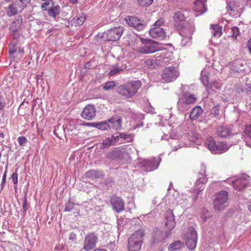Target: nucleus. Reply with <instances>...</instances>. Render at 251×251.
<instances>
[{
	"instance_id": "obj_36",
	"label": "nucleus",
	"mask_w": 251,
	"mask_h": 251,
	"mask_svg": "<svg viewBox=\"0 0 251 251\" xmlns=\"http://www.w3.org/2000/svg\"><path fill=\"white\" fill-rule=\"evenodd\" d=\"M217 143L212 137H209L207 138L206 141V144L209 150L211 151H213L214 148L216 145Z\"/></svg>"
},
{
	"instance_id": "obj_6",
	"label": "nucleus",
	"mask_w": 251,
	"mask_h": 251,
	"mask_svg": "<svg viewBox=\"0 0 251 251\" xmlns=\"http://www.w3.org/2000/svg\"><path fill=\"white\" fill-rule=\"evenodd\" d=\"M98 242V237L94 232L87 233L84 238L82 249L85 251H90L93 249Z\"/></svg>"
},
{
	"instance_id": "obj_54",
	"label": "nucleus",
	"mask_w": 251,
	"mask_h": 251,
	"mask_svg": "<svg viewBox=\"0 0 251 251\" xmlns=\"http://www.w3.org/2000/svg\"><path fill=\"white\" fill-rule=\"evenodd\" d=\"M243 132L246 136L251 139V126H245Z\"/></svg>"
},
{
	"instance_id": "obj_18",
	"label": "nucleus",
	"mask_w": 251,
	"mask_h": 251,
	"mask_svg": "<svg viewBox=\"0 0 251 251\" xmlns=\"http://www.w3.org/2000/svg\"><path fill=\"white\" fill-rule=\"evenodd\" d=\"M245 64L241 60H237L233 61L230 69V74L232 75H235L237 73L243 72L244 73Z\"/></svg>"
},
{
	"instance_id": "obj_7",
	"label": "nucleus",
	"mask_w": 251,
	"mask_h": 251,
	"mask_svg": "<svg viewBox=\"0 0 251 251\" xmlns=\"http://www.w3.org/2000/svg\"><path fill=\"white\" fill-rule=\"evenodd\" d=\"M186 246L191 250L195 249L197 243V234L194 227H191L184 235Z\"/></svg>"
},
{
	"instance_id": "obj_16",
	"label": "nucleus",
	"mask_w": 251,
	"mask_h": 251,
	"mask_svg": "<svg viewBox=\"0 0 251 251\" xmlns=\"http://www.w3.org/2000/svg\"><path fill=\"white\" fill-rule=\"evenodd\" d=\"M150 35L153 38L159 40H163L166 37L164 29L160 27L155 26L149 30Z\"/></svg>"
},
{
	"instance_id": "obj_52",
	"label": "nucleus",
	"mask_w": 251,
	"mask_h": 251,
	"mask_svg": "<svg viewBox=\"0 0 251 251\" xmlns=\"http://www.w3.org/2000/svg\"><path fill=\"white\" fill-rule=\"evenodd\" d=\"M54 2L52 0H47L44 4L41 6V8L43 10H46V7L49 5L53 6Z\"/></svg>"
},
{
	"instance_id": "obj_55",
	"label": "nucleus",
	"mask_w": 251,
	"mask_h": 251,
	"mask_svg": "<svg viewBox=\"0 0 251 251\" xmlns=\"http://www.w3.org/2000/svg\"><path fill=\"white\" fill-rule=\"evenodd\" d=\"M12 33L11 34L12 38L14 40H18L20 37V34L18 32V30H16L15 31H12Z\"/></svg>"
},
{
	"instance_id": "obj_61",
	"label": "nucleus",
	"mask_w": 251,
	"mask_h": 251,
	"mask_svg": "<svg viewBox=\"0 0 251 251\" xmlns=\"http://www.w3.org/2000/svg\"><path fill=\"white\" fill-rule=\"evenodd\" d=\"M22 208H23L24 212H25L26 211V209H27V201H26V198L24 200V203L23 204Z\"/></svg>"
},
{
	"instance_id": "obj_40",
	"label": "nucleus",
	"mask_w": 251,
	"mask_h": 251,
	"mask_svg": "<svg viewBox=\"0 0 251 251\" xmlns=\"http://www.w3.org/2000/svg\"><path fill=\"white\" fill-rule=\"evenodd\" d=\"M122 70L123 69L121 67L114 65L112 66V69H111L108 75L109 76H113L120 73Z\"/></svg>"
},
{
	"instance_id": "obj_20",
	"label": "nucleus",
	"mask_w": 251,
	"mask_h": 251,
	"mask_svg": "<svg viewBox=\"0 0 251 251\" xmlns=\"http://www.w3.org/2000/svg\"><path fill=\"white\" fill-rule=\"evenodd\" d=\"M110 202L113 208L117 212H121L124 209V202L119 197H114L112 198Z\"/></svg>"
},
{
	"instance_id": "obj_23",
	"label": "nucleus",
	"mask_w": 251,
	"mask_h": 251,
	"mask_svg": "<svg viewBox=\"0 0 251 251\" xmlns=\"http://www.w3.org/2000/svg\"><path fill=\"white\" fill-rule=\"evenodd\" d=\"M229 148V147L226 142H218L213 152L214 153L221 154L227 151Z\"/></svg>"
},
{
	"instance_id": "obj_48",
	"label": "nucleus",
	"mask_w": 251,
	"mask_h": 251,
	"mask_svg": "<svg viewBox=\"0 0 251 251\" xmlns=\"http://www.w3.org/2000/svg\"><path fill=\"white\" fill-rule=\"evenodd\" d=\"M144 110L147 113H150L151 114H154L155 113L154 108L151 105L150 103H149V104L144 107Z\"/></svg>"
},
{
	"instance_id": "obj_51",
	"label": "nucleus",
	"mask_w": 251,
	"mask_h": 251,
	"mask_svg": "<svg viewBox=\"0 0 251 251\" xmlns=\"http://www.w3.org/2000/svg\"><path fill=\"white\" fill-rule=\"evenodd\" d=\"M17 140L20 146H25L27 142V139L24 136L19 137Z\"/></svg>"
},
{
	"instance_id": "obj_64",
	"label": "nucleus",
	"mask_w": 251,
	"mask_h": 251,
	"mask_svg": "<svg viewBox=\"0 0 251 251\" xmlns=\"http://www.w3.org/2000/svg\"><path fill=\"white\" fill-rule=\"evenodd\" d=\"M93 251H108L107 250L102 248H96L94 249Z\"/></svg>"
},
{
	"instance_id": "obj_37",
	"label": "nucleus",
	"mask_w": 251,
	"mask_h": 251,
	"mask_svg": "<svg viewBox=\"0 0 251 251\" xmlns=\"http://www.w3.org/2000/svg\"><path fill=\"white\" fill-rule=\"evenodd\" d=\"M85 20V17L83 14L79 15L74 18L73 23L75 24L76 26H78L83 24Z\"/></svg>"
},
{
	"instance_id": "obj_49",
	"label": "nucleus",
	"mask_w": 251,
	"mask_h": 251,
	"mask_svg": "<svg viewBox=\"0 0 251 251\" xmlns=\"http://www.w3.org/2000/svg\"><path fill=\"white\" fill-rule=\"evenodd\" d=\"M16 45L14 43H10L9 45V54L12 55L16 52Z\"/></svg>"
},
{
	"instance_id": "obj_15",
	"label": "nucleus",
	"mask_w": 251,
	"mask_h": 251,
	"mask_svg": "<svg viewBox=\"0 0 251 251\" xmlns=\"http://www.w3.org/2000/svg\"><path fill=\"white\" fill-rule=\"evenodd\" d=\"M193 31L191 27L184 28L180 32L182 37L180 45L184 47L191 43Z\"/></svg>"
},
{
	"instance_id": "obj_57",
	"label": "nucleus",
	"mask_w": 251,
	"mask_h": 251,
	"mask_svg": "<svg viewBox=\"0 0 251 251\" xmlns=\"http://www.w3.org/2000/svg\"><path fill=\"white\" fill-rule=\"evenodd\" d=\"M24 103H25L24 102H22L20 105L19 108H18V112L21 115H24L25 113V112L23 111V110L24 109V106H25Z\"/></svg>"
},
{
	"instance_id": "obj_45",
	"label": "nucleus",
	"mask_w": 251,
	"mask_h": 251,
	"mask_svg": "<svg viewBox=\"0 0 251 251\" xmlns=\"http://www.w3.org/2000/svg\"><path fill=\"white\" fill-rule=\"evenodd\" d=\"M121 140L123 139L126 142H130L133 140V136L131 134H126L124 133H120Z\"/></svg>"
},
{
	"instance_id": "obj_32",
	"label": "nucleus",
	"mask_w": 251,
	"mask_h": 251,
	"mask_svg": "<svg viewBox=\"0 0 251 251\" xmlns=\"http://www.w3.org/2000/svg\"><path fill=\"white\" fill-rule=\"evenodd\" d=\"M117 151L120 152L118 154V159L124 160L126 157H127L128 159H130L129 154L126 152L125 148L121 147H118L117 148Z\"/></svg>"
},
{
	"instance_id": "obj_39",
	"label": "nucleus",
	"mask_w": 251,
	"mask_h": 251,
	"mask_svg": "<svg viewBox=\"0 0 251 251\" xmlns=\"http://www.w3.org/2000/svg\"><path fill=\"white\" fill-rule=\"evenodd\" d=\"M116 86L115 82L113 81H108L102 84L101 86L105 91L113 89Z\"/></svg>"
},
{
	"instance_id": "obj_29",
	"label": "nucleus",
	"mask_w": 251,
	"mask_h": 251,
	"mask_svg": "<svg viewBox=\"0 0 251 251\" xmlns=\"http://www.w3.org/2000/svg\"><path fill=\"white\" fill-rule=\"evenodd\" d=\"M211 32L212 35V37L219 38L221 37L222 34V27L218 25H211Z\"/></svg>"
},
{
	"instance_id": "obj_50",
	"label": "nucleus",
	"mask_w": 251,
	"mask_h": 251,
	"mask_svg": "<svg viewBox=\"0 0 251 251\" xmlns=\"http://www.w3.org/2000/svg\"><path fill=\"white\" fill-rule=\"evenodd\" d=\"M112 141V142H113V145H115L116 143L121 144L123 142L122 141H120L121 137L120 134L119 135H112V137L111 138Z\"/></svg>"
},
{
	"instance_id": "obj_34",
	"label": "nucleus",
	"mask_w": 251,
	"mask_h": 251,
	"mask_svg": "<svg viewBox=\"0 0 251 251\" xmlns=\"http://www.w3.org/2000/svg\"><path fill=\"white\" fill-rule=\"evenodd\" d=\"M207 182V178L204 176H202V177L199 178V179L196 182V189L201 191L204 189V184Z\"/></svg>"
},
{
	"instance_id": "obj_53",
	"label": "nucleus",
	"mask_w": 251,
	"mask_h": 251,
	"mask_svg": "<svg viewBox=\"0 0 251 251\" xmlns=\"http://www.w3.org/2000/svg\"><path fill=\"white\" fill-rule=\"evenodd\" d=\"M98 172L95 170H91L86 173V176L89 177L95 178L97 176Z\"/></svg>"
},
{
	"instance_id": "obj_26",
	"label": "nucleus",
	"mask_w": 251,
	"mask_h": 251,
	"mask_svg": "<svg viewBox=\"0 0 251 251\" xmlns=\"http://www.w3.org/2000/svg\"><path fill=\"white\" fill-rule=\"evenodd\" d=\"M206 0H197L195 1V10L199 12L201 14H203L207 11L206 7Z\"/></svg>"
},
{
	"instance_id": "obj_56",
	"label": "nucleus",
	"mask_w": 251,
	"mask_h": 251,
	"mask_svg": "<svg viewBox=\"0 0 251 251\" xmlns=\"http://www.w3.org/2000/svg\"><path fill=\"white\" fill-rule=\"evenodd\" d=\"M165 22V20L163 18L159 19L154 24L155 26L160 27Z\"/></svg>"
},
{
	"instance_id": "obj_41",
	"label": "nucleus",
	"mask_w": 251,
	"mask_h": 251,
	"mask_svg": "<svg viewBox=\"0 0 251 251\" xmlns=\"http://www.w3.org/2000/svg\"><path fill=\"white\" fill-rule=\"evenodd\" d=\"M111 145H114L113 142H112L111 138L108 137L103 140L101 144L100 148L101 149H103L106 148H108Z\"/></svg>"
},
{
	"instance_id": "obj_27",
	"label": "nucleus",
	"mask_w": 251,
	"mask_h": 251,
	"mask_svg": "<svg viewBox=\"0 0 251 251\" xmlns=\"http://www.w3.org/2000/svg\"><path fill=\"white\" fill-rule=\"evenodd\" d=\"M201 80L207 89H210L213 87L212 83L209 82V77L205 71H201Z\"/></svg>"
},
{
	"instance_id": "obj_25",
	"label": "nucleus",
	"mask_w": 251,
	"mask_h": 251,
	"mask_svg": "<svg viewBox=\"0 0 251 251\" xmlns=\"http://www.w3.org/2000/svg\"><path fill=\"white\" fill-rule=\"evenodd\" d=\"M23 23V18L21 16H18L9 25V29L11 31L18 30L22 25Z\"/></svg>"
},
{
	"instance_id": "obj_24",
	"label": "nucleus",
	"mask_w": 251,
	"mask_h": 251,
	"mask_svg": "<svg viewBox=\"0 0 251 251\" xmlns=\"http://www.w3.org/2000/svg\"><path fill=\"white\" fill-rule=\"evenodd\" d=\"M19 9H20V5L19 3H16L15 0L11 4H9L7 9V15L8 17L15 15L19 12Z\"/></svg>"
},
{
	"instance_id": "obj_42",
	"label": "nucleus",
	"mask_w": 251,
	"mask_h": 251,
	"mask_svg": "<svg viewBox=\"0 0 251 251\" xmlns=\"http://www.w3.org/2000/svg\"><path fill=\"white\" fill-rule=\"evenodd\" d=\"M240 34L239 28L237 26L232 27L231 28L229 36H231L233 38H236L237 36Z\"/></svg>"
},
{
	"instance_id": "obj_30",
	"label": "nucleus",
	"mask_w": 251,
	"mask_h": 251,
	"mask_svg": "<svg viewBox=\"0 0 251 251\" xmlns=\"http://www.w3.org/2000/svg\"><path fill=\"white\" fill-rule=\"evenodd\" d=\"M166 220L167 221L165 223V226L167 229L166 231H169L170 233L176 225V222L174 219V215H173L170 219H167Z\"/></svg>"
},
{
	"instance_id": "obj_11",
	"label": "nucleus",
	"mask_w": 251,
	"mask_h": 251,
	"mask_svg": "<svg viewBox=\"0 0 251 251\" xmlns=\"http://www.w3.org/2000/svg\"><path fill=\"white\" fill-rule=\"evenodd\" d=\"M143 46L140 47L139 51L142 53L147 54L155 52L157 48L154 46L155 42L151 39H141Z\"/></svg>"
},
{
	"instance_id": "obj_31",
	"label": "nucleus",
	"mask_w": 251,
	"mask_h": 251,
	"mask_svg": "<svg viewBox=\"0 0 251 251\" xmlns=\"http://www.w3.org/2000/svg\"><path fill=\"white\" fill-rule=\"evenodd\" d=\"M156 57L155 59H148L145 62V66L150 69H154L159 67L158 65V62Z\"/></svg>"
},
{
	"instance_id": "obj_22",
	"label": "nucleus",
	"mask_w": 251,
	"mask_h": 251,
	"mask_svg": "<svg viewBox=\"0 0 251 251\" xmlns=\"http://www.w3.org/2000/svg\"><path fill=\"white\" fill-rule=\"evenodd\" d=\"M247 178H250V176H245V178H240L233 182V186L234 188L239 191L243 190L247 186L248 183Z\"/></svg>"
},
{
	"instance_id": "obj_63",
	"label": "nucleus",
	"mask_w": 251,
	"mask_h": 251,
	"mask_svg": "<svg viewBox=\"0 0 251 251\" xmlns=\"http://www.w3.org/2000/svg\"><path fill=\"white\" fill-rule=\"evenodd\" d=\"M248 47L249 48V50L251 53V38L249 40L248 43Z\"/></svg>"
},
{
	"instance_id": "obj_62",
	"label": "nucleus",
	"mask_w": 251,
	"mask_h": 251,
	"mask_svg": "<svg viewBox=\"0 0 251 251\" xmlns=\"http://www.w3.org/2000/svg\"><path fill=\"white\" fill-rule=\"evenodd\" d=\"M213 85V87L211 89L215 88V89H219V86H218L217 83L216 82H214L212 83Z\"/></svg>"
},
{
	"instance_id": "obj_5",
	"label": "nucleus",
	"mask_w": 251,
	"mask_h": 251,
	"mask_svg": "<svg viewBox=\"0 0 251 251\" xmlns=\"http://www.w3.org/2000/svg\"><path fill=\"white\" fill-rule=\"evenodd\" d=\"M196 100L197 98L194 94L186 92L178 100L177 107L181 111H185L187 109L186 106L195 103Z\"/></svg>"
},
{
	"instance_id": "obj_21",
	"label": "nucleus",
	"mask_w": 251,
	"mask_h": 251,
	"mask_svg": "<svg viewBox=\"0 0 251 251\" xmlns=\"http://www.w3.org/2000/svg\"><path fill=\"white\" fill-rule=\"evenodd\" d=\"M227 10L230 15L235 17H239L241 15V9L234 4L233 1L227 2Z\"/></svg>"
},
{
	"instance_id": "obj_59",
	"label": "nucleus",
	"mask_w": 251,
	"mask_h": 251,
	"mask_svg": "<svg viewBox=\"0 0 251 251\" xmlns=\"http://www.w3.org/2000/svg\"><path fill=\"white\" fill-rule=\"evenodd\" d=\"M11 179L14 184H17L18 181V174L17 173H14L12 176Z\"/></svg>"
},
{
	"instance_id": "obj_33",
	"label": "nucleus",
	"mask_w": 251,
	"mask_h": 251,
	"mask_svg": "<svg viewBox=\"0 0 251 251\" xmlns=\"http://www.w3.org/2000/svg\"><path fill=\"white\" fill-rule=\"evenodd\" d=\"M61 8L59 5L53 6L48 10V14L50 16L55 17L60 12Z\"/></svg>"
},
{
	"instance_id": "obj_10",
	"label": "nucleus",
	"mask_w": 251,
	"mask_h": 251,
	"mask_svg": "<svg viewBox=\"0 0 251 251\" xmlns=\"http://www.w3.org/2000/svg\"><path fill=\"white\" fill-rule=\"evenodd\" d=\"M155 56L159 67H162L167 65L172 60V52L165 50L161 52L157 53Z\"/></svg>"
},
{
	"instance_id": "obj_35",
	"label": "nucleus",
	"mask_w": 251,
	"mask_h": 251,
	"mask_svg": "<svg viewBox=\"0 0 251 251\" xmlns=\"http://www.w3.org/2000/svg\"><path fill=\"white\" fill-rule=\"evenodd\" d=\"M183 246V243L179 241H176L169 246V250L175 251L180 250Z\"/></svg>"
},
{
	"instance_id": "obj_4",
	"label": "nucleus",
	"mask_w": 251,
	"mask_h": 251,
	"mask_svg": "<svg viewBox=\"0 0 251 251\" xmlns=\"http://www.w3.org/2000/svg\"><path fill=\"white\" fill-rule=\"evenodd\" d=\"M179 73L175 67H166L161 74V78L165 82H171L175 80L179 76Z\"/></svg>"
},
{
	"instance_id": "obj_43",
	"label": "nucleus",
	"mask_w": 251,
	"mask_h": 251,
	"mask_svg": "<svg viewBox=\"0 0 251 251\" xmlns=\"http://www.w3.org/2000/svg\"><path fill=\"white\" fill-rule=\"evenodd\" d=\"M64 132V126H55V128L53 130V133L57 137L60 138V135H61Z\"/></svg>"
},
{
	"instance_id": "obj_58",
	"label": "nucleus",
	"mask_w": 251,
	"mask_h": 251,
	"mask_svg": "<svg viewBox=\"0 0 251 251\" xmlns=\"http://www.w3.org/2000/svg\"><path fill=\"white\" fill-rule=\"evenodd\" d=\"M5 106V102L2 96L0 95V111L3 110Z\"/></svg>"
},
{
	"instance_id": "obj_3",
	"label": "nucleus",
	"mask_w": 251,
	"mask_h": 251,
	"mask_svg": "<svg viewBox=\"0 0 251 251\" xmlns=\"http://www.w3.org/2000/svg\"><path fill=\"white\" fill-rule=\"evenodd\" d=\"M123 31L122 26L112 28L107 31L97 34V37L104 41L115 42L119 40Z\"/></svg>"
},
{
	"instance_id": "obj_46",
	"label": "nucleus",
	"mask_w": 251,
	"mask_h": 251,
	"mask_svg": "<svg viewBox=\"0 0 251 251\" xmlns=\"http://www.w3.org/2000/svg\"><path fill=\"white\" fill-rule=\"evenodd\" d=\"M154 0H137L138 3L142 6L148 7L151 5Z\"/></svg>"
},
{
	"instance_id": "obj_47",
	"label": "nucleus",
	"mask_w": 251,
	"mask_h": 251,
	"mask_svg": "<svg viewBox=\"0 0 251 251\" xmlns=\"http://www.w3.org/2000/svg\"><path fill=\"white\" fill-rule=\"evenodd\" d=\"M220 108V105L219 104H217L213 107L211 110V115L215 117H218L219 115Z\"/></svg>"
},
{
	"instance_id": "obj_9",
	"label": "nucleus",
	"mask_w": 251,
	"mask_h": 251,
	"mask_svg": "<svg viewBox=\"0 0 251 251\" xmlns=\"http://www.w3.org/2000/svg\"><path fill=\"white\" fill-rule=\"evenodd\" d=\"M188 12L184 10L181 9L176 11L173 16L175 26L181 29L185 28L184 24Z\"/></svg>"
},
{
	"instance_id": "obj_44",
	"label": "nucleus",
	"mask_w": 251,
	"mask_h": 251,
	"mask_svg": "<svg viewBox=\"0 0 251 251\" xmlns=\"http://www.w3.org/2000/svg\"><path fill=\"white\" fill-rule=\"evenodd\" d=\"M16 3H18L20 5V10L19 12H22V10L26 6V5L30 2L31 0H15Z\"/></svg>"
},
{
	"instance_id": "obj_19",
	"label": "nucleus",
	"mask_w": 251,
	"mask_h": 251,
	"mask_svg": "<svg viewBox=\"0 0 251 251\" xmlns=\"http://www.w3.org/2000/svg\"><path fill=\"white\" fill-rule=\"evenodd\" d=\"M170 235L169 231L163 232L159 230L154 231L152 236V242H162Z\"/></svg>"
},
{
	"instance_id": "obj_1",
	"label": "nucleus",
	"mask_w": 251,
	"mask_h": 251,
	"mask_svg": "<svg viewBox=\"0 0 251 251\" xmlns=\"http://www.w3.org/2000/svg\"><path fill=\"white\" fill-rule=\"evenodd\" d=\"M141 86V82L140 81H132L118 86L117 92L122 97L126 98H130L137 93Z\"/></svg>"
},
{
	"instance_id": "obj_17",
	"label": "nucleus",
	"mask_w": 251,
	"mask_h": 251,
	"mask_svg": "<svg viewBox=\"0 0 251 251\" xmlns=\"http://www.w3.org/2000/svg\"><path fill=\"white\" fill-rule=\"evenodd\" d=\"M81 116L87 120H91L96 115V108L94 105L88 104L86 105L81 113Z\"/></svg>"
},
{
	"instance_id": "obj_60",
	"label": "nucleus",
	"mask_w": 251,
	"mask_h": 251,
	"mask_svg": "<svg viewBox=\"0 0 251 251\" xmlns=\"http://www.w3.org/2000/svg\"><path fill=\"white\" fill-rule=\"evenodd\" d=\"M69 238L70 240L73 241H75L77 238L76 235L75 233L72 232L70 234Z\"/></svg>"
},
{
	"instance_id": "obj_2",
	"label": "nucleus",
	"mask_w": 251,
	"mask_h": 251,
	"mask_svg": "<svg viewBox=\"0 0 251 251\" xmlns=\"http://www.w3.org/2000/svg\"><path fill=\"white\" fill-rule=\"evenodd\" d=\"M144 234V230L140 229L130 236L127 244L129 251H138L140 250L142 244V238Z\"/></svg>"
},
{
	"instance_id": "obj_13",
	"label": "nucleus",
	"mask_w": 251,
	"mask_h": 251,
	"mask_svg": "<svg viewBox=\"0 0 251 251\" xmlns=\"http://www.w3.org/2000/svg\"><path fill=\"white\" fill-rule=\"evenodd\" d=\"M108 122H110L114 126H121L122 124V118L120 116L115 115L110 118L108 120L101 121L98 123H82L81 126H105Z\"/></svg>"
},
{
	"instance_id": "obj_8",
	"label": "nucleus",
	"mask_w": 251,
	"mask_h": 251,
	"mask_svg": "<svg viewBox=\"0 0 251 251\" xmlns=\"http://www.w3.org/2000/svg\"><path fill=\"white\" fill-rule=\"evenodd\" d=\"M126 24L138 31L143 30L146 26L147 24L144 21L135 16H128L125 18Z\"/></svg>"
},
{
	"instance_id": "obj_28",
	"label": "nucleus",
	"mask_w": 251,
	"mask_h": 251,
	"mask_svg": "<svg viewBox=\"0 0 251 251\" xmlns=\"http://www.w3.org/2000/svg\"><path fill=\"white\" fill-rule=\"evenodd\" d=\"M203 112L202 109L200 106H196L193 108L190 114L189 117L191 119L195 120L199 117Z\"/></svg>"
},
{
	"instance_id": "obj_38",
	"label": "nucleus",
	"mask_w": 251,
	"mask_h": 251,
	"mask_svg": "<svg viewBox=\"0 0 251 251\" xmlns=\"http://www.w3.org/2000/svg\"><path fill=\"white\" fill-rule=\"evenodd\" d=\"M119 152V151H117V148H115L106 154V158L110 160L118 159V154Z\"/></svg>"
},
{
	"instance_id": "obj_12",
	"label": "nucleus",
	"mask_w": 251,
	"mask_h": 251,
	"mask_svg": "<svg viewBox=\"0 0 251 251\" xmlns=\"http://www.w3.org/2000/svg\"><path fill=\"white\" fill-rule=\"evenodd\" d=\"M228 200L227 193L225 191H221L218 193L214 201V207L215 210H220L223 209V205L226 203Z\"/></svg>"
},
{
	"instance_id": "obj_14",
	"label": "nucleus",
	"mask_w": 251,
	"mask_h": 251,
	"mask_svg": "<svg viewBox=\"0 0 251 251\" xmlns=\"http://www.w3.org/2000/svg\"><path fill=\"white\" fill-rule=\"evenodd\" d=\"M216 131L217 135L221 138H229L237 134L231 126H217Z\"/></svg>"
}]
</instances>
